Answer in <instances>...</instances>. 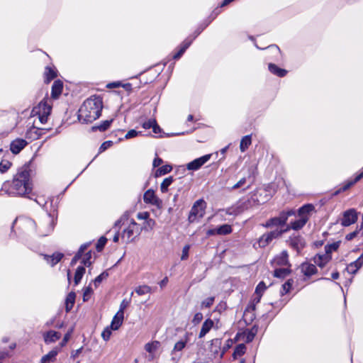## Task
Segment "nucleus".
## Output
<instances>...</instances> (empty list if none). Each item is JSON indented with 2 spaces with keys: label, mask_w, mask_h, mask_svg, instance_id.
Here are the masks:
<instances>
[{
  "label": "nucleus",
  "mask_w": 363,
  "mask_h": 363,
  "mask_svg": "<svg viewBox=\"0 0 363 363\" xmlns=\"http://www.w3.org/2000/svg\"><path fill=\"white\" fill-rule=\"evenodd\" d=\"M103 108L102 99L92 96L86 99L79 110V119L83 123H91L101 116Z\"/></svg>",
  "instance_id": "1"
},
{
  "label": "nucleus",
  "mask_w": 363,
  "mask_h": 363,
  "mask_svg": "<svg viewBox=\"0 0 363 363\" xmlns=\"http://www.w3.org/2000/svg\"><path fill=\"white\" fill-rule=\"evenodd\" d=\"M31 191L30 183V174L27 168H22L14 176L13 182L9 189L10 194L16 196H25Z\"/></svg>",
  "instance_id": "2"
},
{
  "label": "nucleus",
  "mask_w": 363,
  "mask_h": 363,
  "mask_svg": "<svg viewBox=\"0 0 363 363\" xmlns=\"http://www.w3.org/2000/svg\"><path fill=\"white\" fill-rule=\"evenodd\" d=\"M52 106L48 102V99L42 100L32 111L33 116H38L41 123H45L50 114Z\"/></svg>",
  "instance_id": "3"
},
{
  "label": "nucleus",
  "mask_w": 363,
  "mask_h": 363,
  "mask_svg": "<svg viewBox=\"0 0 363 363\" xmlns=\"http://www.w3.org/2000/svg\"><path fill=\"white\" fill-rule=\"evenodd\" d=\"M140 233V229L138 224L133 219H131L129 220L127 227L123 230L121 239L124 242L129 243L133 241Z\"/></svg>",
  "instance_id": "4"
},
{
  "label": "nucleus",
  "mask_w": 363,
  "mask_h": 363,
  "mask_svg": "<svg viewBox=\"0 0 363 363\" xmlns=\"http://www.w3.org/2000/svg\"><path fill=\"white\" fill-rule=\"evenodd\" d=\"M206 203L203 200L196 201L192 206L189 216V221L194 223L197 218H202L205 213Z\"/></svg>",
  "instance_id": "5"
},
{
  "label": "nucleus",
  "mask_w": 363,
  "mask_h": 363,
  "mask_svg": "<svg viewBox=\"0 0 363 363\" xmlns=\"http://www.w3.org/2000/svg\"><path fill=\"white\" fill-rule=\"evenodd\" d=\"M143 200L145 203L156 206L158 209L162 208V201L155 194L152 189L147 190L143 195Z\"/></svg>",
  "instance_id": "6"
},
{
  "label": "nucleus",
  "mask_w": 363,
  "mask_h": 363,
  "mask_svg": "<svg viewBox=\"0 0 363 363\" xmlns=\"http://www.w3.org/2000/svg\"><path fill=\"white\" fill-rule=\"evenodd\" d=\"M357 220V213L354 209L352 208L344 212L341 225L343 226H349L354 223Z\"/></svg>",
  "instance_id": "7"
},
{
  "label": "nucleus",
  "mask_w": 363,
  "mask_h": 363,
  "mask_svg": "<svg viewBox=\"0 0 363 363\" xmlns=\"http://www.w3.org/2000/svg\"><path fill=\"white\" fill-rule=\"evenodd\" d=\"M211 158V155H206L199 158H197L186 164V168L189 170H197Z\"/></svg>",
  "instance_id": "8"
},
{
  "label": "nucleus",
  "mask_w": 363,
  "mask_h": 363,
  "mask_svg": "<svg viewBox=\"0 0 363 363\" xmlns=\"http://www.w3.org/2000/svg\"><path fill=\"white\" fill-rule=\"evenodd\" d=\"M293 214L294 213L292 211H289L286 216L281 214L280 217L273 218L267 221L266 226H283L286 222L287 216Z\"/></svg>",
  "instance_id": "9"
},
{
  "label": "nucleus",
  "mask_w": 363,
  "mask_h": 363,
  "mask_svg": "<svg viewBox=\"0 0 363 363\" xmlns=\"http://www.w3.org/2000/svg\"><path fill=\"white\" fill-rule=\"evenodd\" d=\"M160 346L159 341L155 340L145 345V350L149 353L148 358L152 360L155 358V352Z\"/></svg>",
  "instance_id": "10"
},
{
  "label": "nucleus",
  "mask_w": 363,
  "mask_h": 363,
  "mask_svg": "<svg viewBox=\"0 0 363 363\" xmlns=\"http://www.w3.org/2000/svg\"><path fill=\"white\" fill-rule=\"evenodd\" d=\"M215 326L214 321L211 318H207L203 323L201 330L199 333L198 337L201 339L206 336V335L210 332V330Z\"/></svg>",
  "instance_id": "11"
},
{
  "label": "nucleus",
  "mask_w": 363,
  "mask_h": 363,
  "mask_svg": "<svg viewBox=\"0 0 363 363\" xmlns=\"http://www.w3.org/2000/svg\"><path fill=\"white\" fill-rule=\"evenodd\" d=\"M28 144V143L23 139H16L11 142L10 145V150L12 153L16 155L18 154Z\"/></svg>",
  "instance_id": "12"
},
{
  "label": "nucleus",
  "mask_w": 363,
  "mask_h": 363,
  "mask_svg": "<svg viewBox=\"0 0 363 363\" xmlns=\"http://www.w3.org/2000/svg\"><path fill=\"white\" fill-rule=\"evenodd\" d=\"M124 315L121 314V311H118L113 318L111 323V329L113 330H118L123 323Z\"/></svg>",
  "instance_id": "13"
},
{
  "label": "nucleus",
  "mask_w": 363,
  "mask_h": 363,
  "mask_svg": "<svg viewBox=\"0 0 363 363\" xmlns=\"http://www.w3.org/2000/svg\"><path fill=\"white\" fill-rule=\"evenodd\" d=\"M60 337V333L54 330H50L43 335L44 340L47 344L56 342Z\"/></svg>",
  "instance_id": "14"
},
{
  "label": "nucleus",
  "mask_w": 363,
  "mask_h": 363,
  "mask_svg": "<svg viewBox=\"0 0 363 363\" xmlns=\"http://www.w3.org/2000/svg\"><path fill=\"white\" fill-rule=\"evenodd\" d=\"M63 88V84L60 80L54 82L52 86L51 96L53 99H57L61 94Z\"/></svg>",
  "instance_id": "15"
},
{
  "label": "nucleus",
  "mask_w": 363,
  "mask_h": 363,
  "mask_svg": "<svg viewBox=\"0 0 363 363\" xmlns=\"http://www.w3.org/2000/svg\"><path fill=\"white\" fill-rule=\"evenodd\" d=\"M301 270L304 275L309 277L316 273L317 269L313 264L303 263L301 266Z\"/></svg>",
  "instance_id": "16"
},
{
  "label": "nucleus",
  "mask_w": 363,
  "mask_h": 363,
  "mask_svg": "<svg viewBox=\"0 0 363 363\" xmlns=\"http://www.w3.org/2000/svg\"><path fill=\"white\" fill-rule=\"evenodd\" d=\"M274 262L278 265H288L289 260H288L287 252L286 251L281 252L279 255L277 256L274 258Z\"/></svg>",
  "instance_id": "17"
},
{
  "label": "nucleus",
  "mask_w": 363,
  "mask_h": 363,
  "mask_svg": "<svg viewBox=\"0 0 363 363\" xmlns=\"http://www.w3.org/2000/svg\"><path fill=\"white\" fill-rule=\"evenodd\" d=\"M362 259L363 258H358L356 261L350 263L347 267V272L354 274L363 264Z\"/></svg>",
  "instance_id": "18"
},
{
  "label": "nucleus",
  "mask_w": 363,
  "mask_h": 363,
  "mask_svg": "<svg viewBox=\"0 0 363 363\" xmlns=\"http://www.w3.org/2000/svg\"><path fill=\"white\" fill-rule=\"evenodd\" d=\"M57 354V351L52 350L50 352H49L47 354L42 357L40 363L53 362L56 359Z\"/></svg>",
  "instance_id": "19"
},
{
  "label": "nucleus",
  "mask_w": 363,
  "mask_h": 363,
  "mask_svg": "<svg viewBox=\"0 0 363 363\" xmlns=\"http://www.w3.org/2000/svg\"><path fill=\"white\" fill-rule=\"evenodd\" d=\"M329 256L328 255H317L314 257V262L315 264L320 267H323L325 264L329 261Z\"/></svg>",
  "instance_id": "20"
},
{
  "label": "nucleus",
  "mask_w": 363,
  "mask_h": 363,
  "mask_svg": "<svg viewBox=\"0 0 363 363\" xmlns=\"http://www.w3.org/2000/svg\"><path fill=\"white\" fill-rule=\"evenodd\" d=\"M222 344L221 339L215 338L213 339L211 342L210 350L214 354H217L219 352V350Z\"/></svg>",
  "instance_id": "21"
},
{
  "label": "nucleus",
  "mask_w": 363,
  "mask_h": 363,
  "mask_svg": "<svg viewBox=\"0 0 363 363\" xmlns=\"http://www.w3.org/2000/svg\"><path fill=\"white\" fill-rule=\"evenodd\" d=\"M314 210V206L312 204H306L298 210V216L300 217H308L311 212Z\"/></svg>",
  "instance_id": "22"
},
{
  "label": "nucleus",
  "mask_w": 363,
  "mask_h": 363,
  "mask_svg": "<svg viewBox=\"0 0 363 363\" xmlns=\"http://www.w3.org/2000/svg\"><path fill=\"white\" fill-rule=\"evenodd\" d=\"M75 298L76 294L74 292H70L68 294L65 301V308L67 312L69 311L72 308L75 301Z\"/></svg>",
  "instance_id": "23"
},
{
  "label": "nucleus",
  "mask_w": 363,
  "mask_h": 363,
  "mask_svg": "<svg viewBox=\"0 0 363 363\" xmlns=\"http://www.w3.org/2000/svg\"><path fill=\"white\" fill-rule=\"evenodd\" d=\"M252 140L250 135H245L240 141V149L242 152H244L251 145Z\"/></svg>",
  "instance_id": "24"
},
{
  "label": "nucleus",
  "mask_w": 363,
  "mask_h": 363,
  "mask_svg": "<svg viewBox=\"0 0 363 363\" xmlns=\"http://www.w3.org/2000/svg\"><path fill=\"white\" fill-rule=\"evenodd\" d=\"M269 69L272 73L279 77H284L286 74V70L281 69L274 64L269 65Z\"/></svg>",
  "instance_id": "25"
},
{
  "label": "nucleus",
  "mask_w": 363,
  "mask_h": 363,
  "mask_svg": "<svg viewBox=\"0 0 363 363\" xmlns=\"http://www.w3.org/2000/svg\"><path fill=\"white\" fill-rule=\"evenodd\" d=\"M308 220V217H300V218L294 222L291 223V228L294 230L301 229L304 226Z\"/></svg>",
  "instance_id": "26"
},
{
  "label": "nucleus",
  "mask_w": 363,
  "mask_h": 363,
  "mask_svg": "<svg viewBox=\"0 0 363 363\" xmlns=\"http://www.w3.org/2000/svg\"><path fill=\"white\" fill-rule=\"evenodd\" d=\"M246 351V347L244 344H239L234 350L233 357L236 359L238 357L242 356Z\"/></svg>",
  "instance_id": "27"
},
{
  "label": "nucleus",
  "mask_w": 363,
  "mask_h": 363,
  "mask_svg": "<svg viewBox=\"0 0 363 363\" xmlns=\"http://www.w3.org/2000/svg\"><path fill=\"white\" fill-rule=\"evenodd\" d=\"M63 257V254L60 252L54 253L52 256L47 257V261L51 266L55 265L58 263Z\"/></svg>",
  "instance_id": "28"
},
{
  "label": "nucleus",
  "mask_w": 363,
  "mask_h": 363,
  "mask_svg": "<svg viewBox=\"0 0 363 363\" xmlns=\"http://www.w3.org/2000/svg\"><path fill=\"white\" fill-rule=\"evenodd\" d=\"M174 179L172 177L165 178L160 184V191L162 193L168 191V187L172 184Z\"/></svg>",
  "instance_id": "29"
},
{
  "label": "nucleus",
  "mask_w": 363,
  "mask_h": 363,
  "mask_svg": "<svg viewBox=\"0 0 363 363\" xmlns=\"http://www.w3.org/2000/svg\"><path fill=\"white\" fill-rule=\"evenodd\" d=\"M172 169V167L171 165L166 164L163 165L159 169H157L155 172V177H160L162 175H164L169 172H170Z\"/></svg>",
  "instance_id": "30"
},
{
  "label": "nucleus",
  "mask_w": 363,
  "mask_h": 363,
  "mask_svg": "<svg viewBox=\"0 0 363 363\" xmlns=\"http://www.w3.org/2000/svg\"><path fill=\"white\" fill-rule=\"evenodd\" d=\"M272 241L268 233L264 234L259 240L258 243L260 247H264Z\"/></svg>",
  "instance_id": "31"
},
{
  "label": "nucleus",
  "mask_w": 363,
  "mask_h": 363,
  "mask_svg": "<svg viewBox=\"0 0 363 363\" xmlns=\"http://www.w3.org/2000/svg\"><path fill=\"white\" fill-rule=\"evenodd\" d=\"M135 291L138 295L142 296L146 294L152 293V289L149 286L143 285L135 288Z\"/></svg>",
  "instance_id": "32"
},
{
  "label": "nucleus",
  "mask_w": 363,
  "mask_h": 363,
  "mask_svg": "<svg viewBox=\"0 0 363 363\" xmlns=\"http://www.w3.org/2000/svg\"><path fill=\"white\" fill-rule=\"evenodd\" d=\"M84 273L85 268L84 267L80 266L77 267L74 274V283L76 285H77L80 282Z\"/></svg>",
  "instance_id": "33"
},
{
  "label": "nucleus",
  "mask_w": 363,
  "mask_h": 363,
  "mask_svg": "<svg viewBox=\"0 0 363 363\" xmlns=\"http://www.w3.org/2000/svg\"><path fill=\"white\" fill-rule=\"evenodd\" d=\"M218 235H228L232 232V228L230 225L224 224L216 228Z\"/></svg>",
  "instance_id": "34"
},
{
  "label": "nucleus",
  "mask_w": 363,
  "mask_h": 363,
  "mask_svg": "<svg viewBox=\"0 0 363 363\" xmlns=\"http://www.w3.org/2000/svg\"><path fill=\"white\" fill-rule=\"evenodd\" d=\"M289 269H277L274 272V276L278 278H285L290 274Z\"/></svg>",
  "instance_id": "35"
},
{
  "label": "nucleus",
  "mask_w": 363,
  "mask_h": 363,
  "mask_svg": "<svg viewBox=\"0 0 363 363\" xmlns=\"http://www.w3.org/2000/svg\"><path fill=\"white\" fill-rule=\"evenodd\" d=\"M111 122H112V120L105 121H104L99 125L93 126L91 128V129H92L93 131H95L96 130H99L100 131H104V130H107L108 128V127L110 126Z\"/></svg>",
  "instance_id": "36"
},
{
  "label": "nucleus",
  "mask_w": 363,
  "mask_h": 363,
  "mask_svg": "<svg viewBox=\"0 0 363 363\" xmlns=\"http://www.w3.org/2000/svg\"><path fill=\"white\" fill-rule=\"evenodd\" d=\"M191 43V41H186V40L184 41L179 51L174 55V59H179L183 55V53L185 52V50L189 48Z\"/></svg>",
  "instance_id": "37"
},
{
  "label": "nucleus",
  "mask_w": 363,
  "mask_h": 363,
  "mask_svg": "<svg viewBox=\"0 0 363 363\" xmlns=\"http://www.w3.org/2000/svg\"><path fill=\"white\" fill-rule=\"evenodd\" d=\"M362 178H363V172H361L359 175H357L353 181L348 182L345 185H344L342 188V191L347 190L350 187H351L356 182L359 181Z\"/></svg>",
  "instance_id": "38"
},
{
  "label": "nucleus",
  "mask_w": 363,
  "mask_h": 363,
  "mask_svg": "<svg viewBox=\"0 0 363 363\" xmlns=\"http://www.w3.org/2000/svg\"><path fill=\"white\" fill-rule=\"evenodd\" d=\"M45 74L46 77L47 83H49L52 79H53L56 77L55 72L48 67L45 69Z\"/></svg>",
  "instance_id": "39"
},
{
  "label": "nucleus",
  "mask_w": 363,
  "mask_h": 363,
  "mask_svg": "<svg viewBox=\"0 0 363 363\" xmlns=\"http://www.w3.org/2000/svg\"><path fill=\"white\" fill-rule=\"evenodd\" d=\"M267 289V286L265 284L263 281H261L256 287L255 294L256 296H259V297H262V294Z\"/></svg>",
  "instance_id": "40"
},
{
  "label": "nucleus",
  "mask_w": 363,
  "mask_h": 363,
  "mask_svg": "<svg viewBox=\"0 0 363 363\" xmlns=\"http://www.w3.org/2000/svg\"><path fill=\"white\" fill-rule=\"evenodd\" d=\"M186 340H180L175 343L174 347L173 348L174 352L181 351L182 350L186 344Z\"/></svg>",
  "instance_id": "41"
},
{
  "label": "nucleus",
  "mask_w": 363,
  "mask_h": 363,
  "mask_svg": "<svg viewBox=\"0 0 363 363\" xmlns=\"http://www.w3.org/2000/svg\"><path fill=\"white\" fill-rule=\"evenodd\" d=\"M11 166V162L7 160H4L0 162V172L4 173L6 172Z\"/></svg>",
  "instance_id": "42"
},
{
  "label": "nucleus",
  "mask_w": 363,
  "mask_h": 363,
  "mask_svg": "<svg viewBox=\"0 0 363 363\" xmlns=\"http://www.w3.org/2000/svg\"><path fill=\"white\" fill-rule=\"evenodd\" d=\"M106 242H107V239L105 237H104V236L101 237L97 242V244L96 246V250L99 252L103 250L104 245H106Z\"/></svg>",
  "instance_id": "43"
},
{
  "label": "nucleus",
  "mask_w": 363,
  "mask_h": 363,
  "mask_svg": "<svg viewBox=\"0 0 363 363\" xmlns=\"http://www.w3.org/2000/svg\"><path fill=\"white\" fill-rule=\"evenodd\" d=\"M214 299V297H208L206 299L203 300L201 302V307L210 308L213 305Z\"/></svg>",
  "instance_id": "44"
},
{
  "label": "nucleus",
  "mask_w": 363,
  "mask_h": 363,
  "mask_svg": "<svg viewBox=\"0 0 363 363\" xmlns=\"http://www.w3.org/2000/svg\"><path fill=\"white\" fill-rule=\"evenodd\" d=\"M111 335V329L108 327L106 328L101 333V337L105 341L108 340Z\"/></svg>",
  "instance_id": "45"
},
{
  "label": "nucleus",
  "mask_w": 363,
  "mask_h": 363,
  "mask_svg": "<svg viewBox=\"0 0 363 363\" xmlns=\"http://www.w3.org/2000/svg\"><path fill=\"white\" fill-rule=\"evenodd\" d=\"M92 294V289L91 287L88 286L84 289V293H83V301H86L90 298L91 295Z\"/></svg>",
  "instance_id": "46"
},
{
  "label": "nucleus",
  "mask_w": 363,
  "mask_h": 363,
  "mask_svg": "<svg viewBox=\"0 0 363 363\" xmlns=\"http://www.w3.org/2000/svg\"><path fill=\"white\" fill-rule=\"evenodd\" d=\"M286 230H275L270 233H269V235L272 238V239H275L279 237L284 232H285Z\"/></svg>",
  "instance_id": "47"
},
{
  "label": "nucleus",
  "mask_w": 363,
  "mask_h": 363,
  "mask_svg": "<svg viewBox=\"0 0 363 363\" xmlns=\"http://www.w3.org/2000/svg\"><path fill=\"white\" fill-rule=\"evenodd\" d=\"M246 183H247L246 178L243 177V178L240 179L235 184H234L232 186L231 189L234 190V189L242 187L243 186H245L246 184Z\"/></svg>",
  "instance_id": "48"
},
{
  "label": "nucleus",
  "mask_w": 363,
  "mask_h": 363,
  "mask_svg": "<svg viewBox=\"0 0 363 363\" xmlns=\"http://www.w3.org/2000/svg\"><path fill=\"white\" fill-rule=\"evenodd\" d=\"M203 320V314L200 312L195 313L194 318L192 319V323L194 325L199 324Z\"/></svg>",
  "instance_id": "49"
},
{
  "label": "nucleus",
  "mask_w": 363,
  "mask_h": 363,
  "mask_svg": "<svg viewBox=\"0 0 363 363\" xmlns=\"http://www.w3.org/2000/svg\"><path fill=\"white\" fill-rule=\"evenodd\" d=\"M339 247L338 242H335L329 245L325 246V251L326 253H330L332 251H335Z\"/></svg>",
  "instance_id": "50"
},
{
  "label": "nucleus",
  "mask_w": 363,
  "mask_h": 363,
  "mask_svg": "<svg viewBox=\"0 0 363 363\" xmlns=\"http://www.w3.org/2000/svg\"><path fill=\"white\" fill-rule=\"evenodd\" d=\"M107 277L108 274L106 272H103L102 274L96 277L94 281L95 286H97V285L99 284L101 282V281L106 279Z\"/></svg>",
  "instance_id": "51"
},
{
  "label": "nucleus",
  "mask_w": 363,
  "mask_h": 363,
  "mask_svg": "<svg viewBox=\"0 0 363 363\" xmlns=\"http://www.w3.org/2000/svg\"><path fill=\"white\" fill-rule=\"evenodd\" d=\"M112 145H113V142L110 141V140L103 143L99 147V152H102L105 151L106 150H107L108 148L111 147Z\"/></svg>",
  "instance_id": "52"
},
{
  "label": "nucleus",
  "mask_w": 363,
  "mask_h": 363,
  "mask_svg": "<svg viewBox=\"0 0 363 363\" xmlns=\"http://www.w3.org/2000/svg\"><path fill=\"white\" fill-rule=\"evenodd\" d=\"M130 300L123 299L121 304L118 311H121V314L124 315V310L128 306Z\"/></svg>",
  "instance_id": "53"
},
{
  "label": "nucleus",
  "mask_w": 363,
  "mask_h": 363,
  "mask_svg": "<svg viewBox=\"0 0 363 363\" xmlns=\"http://www.w3.org/2000/svg\"><path fill=\"white\" fill-rule=\"evenodd\" d=\"M91 257V252L89 251L87 253L85 254V257H84L82 260V263L86 266H90L91 262H90V259Z\"/></svg>",
  "instance_id": "54"
},
{
  "label": "nucleus",
  "mask_w": 363,
  "mask_h": 363,
  "mask_svg": "<svg viewBox=\"0 0 363 363\" xmlns=\"http://www.w3.org/2000/svg\"><path fill=\"white\" fill-rule=\"evenodd\" d=\"M189 248H190L189 245H185L183 247L182 254V256H181V259L182 260H186L188 258Z\"/></svg>",
  "instance_id": "55"
},
{
  "label": "nucleus",
  "mask_w": 363,
  "mask_h": 363,
  "mask_svg": "<svg viewBox=\"0 0 363 363\" xmlns=\"http://www.w3.org/2000/svg\"><path fill=\"white\" fill-rule=\"evenodd\" d=\"M156 121L155 119H150L149 121L145 122L143 123V127L145 129H149L150 128H152L153 125H155Z\"/></svg>",
  "instance_id": "56"
},
{
  "label": "nucleus",
  "mask_w": 363,
  "mask_h": 363,
  "mask_svg": "<svg viewBox=\"0 0 363 363\" xmlns=\"http://www.w3.org/2000/svg\"><path fill=\"white\" fill-rule=\"evenodd\" d=\"M150 214L148 212H140L137 214V218L139 220H147L149 218Z\"/></svg>",
  "instance_id": "57"
},
{
  "label": "nucleus",
  "mask_w": 363,
  "mask_h": 363,
  "mask_svg": "<svg viewBox=\"0 0 363 363\" xmlns=\"http://www.w3.org/2000/svg\"><path fill=\"white\" fill-rule=\"evenodd\" d=\"M293 284L292 280H288L284 285H283V289L285 291V293H287L289 291V290L291 288Z\"/></svg>",
  "instance_id": "58"
},
{
  "label": "nucleus",
  "mask_w": 363,
  "mask_h": 363,
  "mask_svg": "<svg viewBox=\"0 0 363 363\" xmlns=\"http://www.w3.org/2000/svg\"><path fill=\"white\" fill-rule=\"evenodd\" d=\"M138 135V132H137L135 130H130L126 133L125 137L126 139H129V138L136 137Z\"/></svg>",
  "instance_id": "59"
},
{
  "label": "nucleus",
  "mask_w": 363,
  "mask_h": 363,
  "mask_svg": "<svg viewBox=\"0 0 363 363\" xmlns=\"http://www.w3.org/2000/svg\"><path fill=\"white\" fill-rule=\"evenodd\" d=\"M358 233H359V230H354V232H352V233H350L347 234V235H346V239H347V240H352L354 238H355V237L357 236V235L358 234Z\"/></svg>",
  "instance_id": "60"
},
{
  "label": "nucleus",
  "mask_w": 363,
  "mask_h": 363,
  "mask_svg": "<svg viewBox=\"0 0 363 363\" xmlns=\"http://www.w3.org/2000/svg\"><path fill=\"white\" fill-rule=\"evenodd\" d=\"M155 225V221L153 219L148 218L146 221V225L150 228V229H152Z\"/></svg>",
  "instance_id": "61"
},
{
  "label": "nucleus",
  "mask_w": 363,
  "mask_h": 363,
  "mask_svg": "<svg viewBox=\"0 0 363 363\" xmlns=\"http://www.w3.org/2000/svg\"><path fill=\"white\" fill-rule=\"evenodd\" d=\"M162 164V160L161 158L157 157L153 161V167H157Z\"/></svg>",
  "instance_id": "62"
},
{
  "label": "nucleus",
  "mask_w": 363,
  "mask_h": 363,
  "mask_svg": "<svg viewBox=\"0 0 363 363\" xmlns=\"http://www.w3.org/2000/svg\"><path fill=\"white\" fill-rule=\"evenodd\" d=\"M161 130H161L160 127L157 125V122H155V125L152 127L153 133L155 134H158V133H161Z\"/></svg>",
  "instance_id": "63"
},
{
  "label": "nucleus",
  "mask_w": 363,
  "mask_h": 363,
  "mask_svg": "<svg viewBox=\"0 0 363 363\" xmlns=\"http://www.w3.org/2000/svg\"><path fill=\"white\" fill-rule=\"evenodd\" d=\"M82 255L79 253H77L74 257L72 258L71 264L74 265L77 263V262L81 258Z\"/></svg>",
  "instance_id": "64"
}]
</instances>
